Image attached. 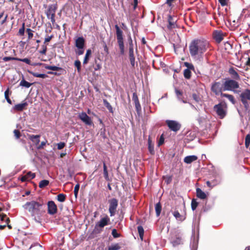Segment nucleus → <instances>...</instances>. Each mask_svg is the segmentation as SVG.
Wrapping results in <instances>:
<instances>
[{
	"mask_svg": "<svg viewBox=\"0 0 250 250\" xmlns=\"http://www.w3.org/2000/svg\"><path fill=\"white\" fill-rule=\"evenodd\" d=\"M240 98L245 110H249L250 104L248 102L250 101V90L247 89L243 91L240 95Z\"/></svg>",
	"mask_w": 250,
	"mask_h": 250,
	"instance_id": "4",
	"label": "nucleus"
},
{
	"mask_svg": "<svg viewBox=\"0 0 250 250\" xmlns=\"http://www.w3.org/2000/svg\"><path fill=\"white\" fill-rule=\"evenodd\" d=\"M148 148L149 152L151 154H153L154 153V146L151 144V141L150 138H148Z\"/></svg>",
	"mask_w": 250,
	"mask_h": 250,
	"instance_id": "31",
	"label": "nucleus"
},
{
	"mask_svg": "<svg viewBox=\"0 0 250 250\" xmlns=\"http://www.w3.org/2000/svg\"><path fill=\"white\" fill-rule=\"evenodd\" d=\"M222 97H226L228 99V100L232 104H235V100L233 95H230L229 94L223 93L221 94V96Z\"/></svg>",
	"mask_w": 250,
	"mask_h": 250,
	"instance_id": "25",
	"label": "nucleus"
},
{
	"mask_svg": "<svg viewBox=\"0 0 250 250\" xmlns=\"http://www.w3.org/2000/svg\"><path fill=\"white\" fill-rule=\"evenodd\" d=\"M196 195L199 198L201 199H205L207 197L206 194L200 188H196Z\"/></svg>",
	"mask_w": 250,
	"mask_h": 250,
	"instance_id": "23",
	"label": "nucleus"
},
{
	"mask_svg": "<svg viewBox=\"0 0 250 250\" xmlns=\"http://www.w3.org/2000/svg\"><path fill=\"white\" fill-rule=\"evenodd\" d=\"M245 146L246 148H248L250 144V135L248 134L245 137Z\"/></svg>",
	"mask_w": 250,
	"mask_h": 250,
	"instance_id": "43",
	"label": "nucleus"
},
{
	"mask_svg": "<svg viewBox=\"0 0 250 250\" xmlns=\"http://www.w3.org/2000/svg\"><path fill=\"white\" fill-rule=\"evenodd\" d=\"M74 65L77 67V70L78 72H80L81 71V63L79 60H76L74 62Z\"/></svg>",
	"mask_w": 250,
	"mask_h": 250,
	"instance_id": "41",
	"label": "nucleus"
},
{
	"mask_svg": "<svg viewBox=\"0 0 250 250\" xmlns=\"http://www.w3.org/2000/svg\"><path fill=\"white\" fill-rule=\"evenodd\" d=\"M14 136L16 139H19L21 136V133L19 130L15 129L14 130Z\"/></svg>",
	"mask_w": 250,
	"mask_h": 250,
	"instance_id": "54",
	"label": "nucleus"
},
{
	"mask_svg": "<svg viewBox=\"0 0 250 250\" xmlns=\"http://www.w3.org/2000/svg\"><path fill=\"white\" fill-rule=\"evenodd\" d=\"M184 65L185 66H186L187 67V69L190 70H194V66L192 63H189L188 62H185L184 63Z\"/></svg>",
	"mask_w": 250,
	"mask_h": 250,
	"instance_id": "45",
	"label": "nucleus"
},
{
	"mask_svg": "<svg viewBox=\"0 0 250 250\" xmlns=\"http://www.w3.org/2000/svg\"><path fill=\"white\" fill-rule=\"evenodd\" d=\"M175 91L176 95V97L179 101L182 102L183 103H187V100H185L184 97H183L182 91L177 89H175Z\"/></svg>",
	"mask_w": 250,
	"mask_h": 250,
	"instance_id": "19",
	"label": "nucleus"
},
{
	"mask_svg": "<svg viewBox=\"0 0 250 250\" xmlns=\"http://www.w3.org/2000/svg\"><path fill=\"white\" fill-rule=\"evenodd\" d=\"M21 181L22 182L28 181L27 178L26 177V174L21 178Z\"/></svg>",
	"mask_w": 250,
	"mask_h": 250,
	"instance_id": "64",
	"label": "nucleus"
},
{
	"mask_svg": "<svg viewBox=\"0 0 250 250\" xmlns=\"http://www.w3.org/2000/svg\"><path fill=\"white\" fill-rule=\"evenodd\" d=\"M46 69L51 70L53 71H59L62 70V68L56 66H51V65H47L45 67Z\"/></svg>",
	"mask_w": 250,
	"mask_h": 250,
	"instance_id": "34",
	"label": "nucleus"
},
{
	"mask_svg": "<svg viewBox=\"0 0 250 250\" xmlns=\"http://www.w3.org/2000/svg\"><path fill=\"white\" fill-rule=\"evenodd\" d=\"M197 158V157L195 155L188 156L184 158V162L186 164H189L192 162L196 161Z\"/></svg>",
	"mask_w": 250,
	"mask_h": 250,
	"instance_id": "20",
	"label": "nucleus"
},
{
	"mask_svg": "<svg viewBox=\"0 0 250 250\" xmlns=\"http://www.w3.org/2000/svg\"><path fill=\"white\" fill-rule=\"evenodd\" d=\"M79 118L86 125H90L92 124V121L85 112L79 113Z\"/></svg>",
	"mask_w": 250,
	"mask_h": 250,
	"instance_id": "13",
	"label": "nucleus"
},
{
	"mask_svg": "<svg viewBox=\"0 0 250 250\" xmlns=\"http://www.w3.org/2000/svg\"><path fill=\"white\" fill-rule=\"evenodd\" d=\"M166 123L169 128L174 132H177L181 128V125L177 121L167 120Z\"/></svg>",
	"mask_w": 250,
	"mask_h": 250,
	"instance_id": "12",
	"label": "nucleus"
},
{
	"mask_svg": "<svg viewBox=\"0 0 250 250\" xmlns=\"http://www.w3.org/2000/svg\"><path fill=\"white\" fill-rule=\"evenodd\" d=\"M175 0H167L166 3L169 6H171L172 5V2L175 1Z\"/></svg>",
	"mask_w": 250,
	"mask_h": 250,
	"instance_id": "63",
	"label": "nucleus"
},
{
	"mask_svg": "<svg viewBox=\"0 0 250 250\" xmlns=\"http://www.w3.org/2000/svg\"><path fill=\"white\" fill-rule=\"evenodd\" d=\"M120 249L121 247L118 243L112 244L108 247V250H119Z\"/></svg>",
	"mask_w": 250,
	"mask_h": 250,
	"instance_id": "37",
	"label": "nucleus"
},
{
	"mask_svg": "<svg viewBox=\"0 0 250 250\" xmlns=\"http://www.w3.org/2000/svg\"><path fill=\"white\" fill-rule=\"evenodd\" d=\"M43 205L42 203L38 202L35 201L26 202L23 207L27 210L32 216L38 215L40 213V208Z\"/></svg>",
	"mask_w": 250,
	"mask_h": 250,
	"instance_id": "2",
	"label": "nucleus"
},
{
	"mask_svg": "<svg viewBox=\"0 0 250 250\" xmlns=\"http://www.w3.org/2000/svg\"><path fill=\"white\" fill-rule=\"evenodd\" d=\"M29 73L32 75L33 76L38 77V78H41L42 79L45 78L47 77V75L45 74H39L37 73H35L32 71H29Z\"/></svg>",
	"mask_w": 250,
	"mask_h": 250,
	"instance_id": "28",
	"label": "nucleus"
},
{
	"mask_svg": "<svg viewBox=\"0 0 250 250\" xmlns=\"http://www.w3.org/2000/svg\"><path fill=\"white\" fill-rule=\"evenodd\" d=\"M79 188H80V185L79 184H77L74 188V195L76 197H77Z\"/></svg>",
	"mask_w": 250,
	"mask_h": 250,
	"instance_id": "50",
	"label": "nucleus"
},
{
	"mask_svg": "<svg viewBox=\"0 0 250 250\" xmlns=\"http://www.w3.org/2000/svg\"><path fill=\"white\" fill-rule=\"evenodd\" d=\"M115 28L116 29L117 42L120 50V53L123 55L125 53V47L123 37V32L118 25H115Z\"/></svg>",
	"mask_w": 250,
	"mask_h": 250,
	"instance_id": "3",
	"label": "nucleus"
},
{
	"mask_svg": "<svg viewBox=\"0 0 250 250\" xmlns=\"http://www.w3.org/2000/svg\"><path fill=\"white\" fill-rule=\"evenodd\" d=\"M48 213L50 215H54L57 212V207L54 201H50L47 203Z\"/></svg>",
	"mask_w": 250,
	"mask_h": 250,
	"instance_id": "14",
	"label": "nucleus"
},
{
	"mask_svg": "<svg viewBox=\"0 0 250 250\" xmlns=\"http://www.w3.org/2000/svg\"><path fill=\"white\" fill-rule=\"evenodd\" d=\"M155 209L156 211V216H159L162 210V207L160 202L157 203L155 206Z\"/></svg>",
	"mask_w": 250,
	"mask_h": 250,
	"instance_id": "27",
	"label": "nucleus"
},
{
	"mask_svg": "<svg viewBox=\"0 0 250 250\" xmlns=\"http://www.w3.org/2000/svg\"><path fill=\"white\" fill-rule=\"evenodd\" d=\"M132 100L134 101V104L139 102V99L138 98V96H137L136 93H135V92L133 93Z\"/></svg>",
	"mask_w": 250,
	"mask_h": 250,
	"instance_id": "52",
	"label": "nucleus"
},
{
	"mask_svg": "<svg viewBox=\"0 0 250 250\" xmlns=\"http://www.w3.org/2000/svg\"><path fill=\"white\" fill-rule=\"evenodd\" d=\"M28 105L27 102H24L23 103L16 104L14 109L17 111H22L23 109Z\"/></svg>",
	"mask_w": 250,
	"mask_h": 250,
	"instance_id": "21",
	"label": "nucleus"
},
{
	"mask_svg": "<svg viewBox=\"0 0 250 250\" xmlns=\"http://www.w3.org/2000/svg\"><path fill=\"white\" fill-rule=\"evenodd\" d=\"M3 61L4 62H7L11 60H17L18 58L15 57H5L2 59Z\"/></svg>",
	"mask_w": 250,
	"mask_h": 250,
	"instance_id": "51",
	"label": "nucleus"
},
{
	"mask_svg": "<svg viewBox=\"0 0 250 250\" xmlns=\"http://www.w3.org/2000/svg\"><path fill=\"white\" fill-rule=\"evenodd\" d=\"M103 167H104V177L106 179H107L108 178V172H107V167H106L105 163H104Z\"/></svg>",
	"mask_w": 250,
	"mask_h": 250,
	"instance_id": "47",
	"label": "nucleus"
},
{
	"mask_svg": "<svg viewBox=\"0 0 250 250\" xmlns=\"http://www.w3.org/2000/svg\"><path fill=\"white\" fill-rule=\"evenodd\" d=\"M213 38L217 42H220L223 40V34L221 31H215L213 34Z\"/></svg>",
	"mask_w": 250,
	"mask_h": 250,
	"instance_id": "18",
	"label": "nucleus"
},
{
	"mask_svg": "<svg viewBox=\"0 0 250 250\" xmlns=\"http://www.w3.org/2000/svg\"><path fill=\"white\" fill-rule=\"evenodd\" d=\"M4 96H5V98L7 102L9 104H12V101L9 98V89L8 88L5 91Z\"/></svg>",
	"mask_w": 250,
	"mask_h": 250,
	"instance_id": "42",
	"label": "nucleus"
},
{
	"mask_svg": "<svg viewBox=\"0 0 250 250\" xmlns=\"http://www.w3.org/2000/svg\"><path fill=\"white\" fill-rule=\"evenodd\" d=\"M24 31H25L24 23H23L22 24V27L19 29V34L21 36L23 35L24 33Z\"/></svg>",
	"mask_w": 250,
	"mask_h": 250,
	"instance_id": "53",
	"label": "nucleus"
},
{
	"mask_svg": "<svg viewBox=\"0 0 250 250\" xmlns=\"http://www.w3.org/2000/svg\"><path fill=\"white\" fill-rule=\"evenodd\" d=\"M164 142V138L163 136V135H162L160 138V139H159V141L158 142V146H160L161 145H162Z\"/></svg>",
	"mask_w": 250,
	"mask_h": 250,
	"instance_id": "61",
	"label": "nucleus"
},
{
	"mask_svg": "<svg viewBox=\"0 0 250 250\" xmlns=\"http://www.w3.org/2000/svg\"><path fill=\"white\" fill-rule=\"evenodd\" d=\"M104 104L110 112L113 113L112 107L107 100H104Z\"/></svg>",
	"mask_w": 250,
	"mask_h": 250,
	"instance_id": "32",
	"label": "nucleus"
},
{
	"mask_svg": "<svg viewBox=\"0 0 250 250\" xmlns=\"http://www.w3.org/2000/svg\"><path fill=\"white\" fill-rule=\"evenodd\" d=\"M109 204V212L111 217L115 215L118 205V201L117 199L113 198L108 201Z\"/></svg>",
	"mask_w": 250,
	"mask_h": 250,
	"instance_id": "9",
	"label": "nucleus"
},
{
	"mask_svg": "<svg viewBox=\"0 0 250 250\" xmlns=\"http://www.w3.org/2000/svg\"><path fill=\"white\" fill-rule=\"evenodd\" d=\"M40 135H30L29 136V139L34 143L36 145H38L40 143Z\"/></svg>",
	"mask_w": 250,
	"mask_h": 250,
	"instance_id": "22",
	"label": "nucleus"
},
{
	"mask_svg": "<svg viewBox=\"0 0 250 250\" xmlns=\"http://www.w3.org/2000/svg\"><path fill=\"white\" fill-rule=\"evenodd\" d=\"M112 235L113 237L115 238H118L121 236L120 234L117 232V231L116 229H113L112 230Z\"/></svg>",
	"mask_w": 250,
	"mask_h": 250,
	"instance_id": "48",
	"label": "nucleus"
},
{
	"mask_svg": "<svg viewBox=\"0 0 250 250\" xmlns=\"http://www.w3.org/2000/svg\"><path fill=\"white\" fill-rule=\"evenodd\" d=\"M26 177L28 181H30L35 177V173L29 171L26 174Z\"/></svg>",
	"mask_w": 250,
	"mask_h": 250,
	"instance_id": "39",
	"label": "nucleus"
},
{
	"mask_svg": "<svg viewBox=\"0 0 250 250\" xmlns=\"http://www.w3.org/2000/svg\"><path fill=\"white\" fill-rule=\"evenodd\" d=\"M109 222L110 218L107 215H105L104 217L102 218L99 221L96 223L95 229L98 231V232H100L102 230V229L104 227L109 224Z\"/></svg>",
	"mask_w": 250,
	"mask_h": 250,
	"instance_id": "7",
	"label": "nucleus"
},
{
	"mask_svg": "<svg viewBox=\"0 0 250 250\" xmlns=\"http://www.w3.org/2000/svg\"><path fill=\"white\" fill-rule=\"evenodd\" d=\"M224 83L225 91H235V89L239 87L238 83L233 80L228 79Z\"/></svg>",
	"mask_w": 250,
	"mask_h": 250,
	"instance_id": "8",
	"label": "nucleus"
},
{
	"mask_svg": "<svg viewBox=\"0 0 250 250\" xmlns=\"http://www.w3.org/2000/svg\"><path fill=\"white\" fill-rule=\"evenodd\" d=\"M176 18H173L171 16L169 15L168 18V24L167 25V28L169 30H171L173 28H176Z\"/></svg>",
	"mask_w": 250,
	"mask_h": 250,
	"instance_id": "15",
	"label": "nucleus"
},
{
	"mask_svg": "<svg viewBox=\"0 0 250 250\" xmlns=\"http://www.w3.org/2000/svg\"><path fill=\"white\" fill-rule=\"evenodd\" d=\"M85 41L83 37L78 38L75 41V46L78 49H82L84 48Z\"/></svg>",
	"mask_w": 250,
	"mask_h": 250,
	"instance_id": "17",
	"label": "nucleus"
},
{
	"mask_svg": "<svg viewBox=\"0 0 250 250\" xmlns=\"http://www.w3.org/2000/svg\"><path fill=\"white\" fill-rule=\"evenodd\" d=\"M26 32L28 34V39L30 40V39H32L33 36V34L32 33L33 31L30 28H27L26 29Z\"/></svg>",
	"mask_w": 250,
	"mask_h": 250,
	"instance_id": "49",
	"label": "nucleus"
},
{
	"mask_svg": "<svg viewBox=\"0 0 250 250\" xmlns=\"http://www.w3.org/2000/svg\"><path fill=\"white\" fill-rule=\"evenodd\" d=\"M171 243L173 246H176L182 243V239L179 235H175L171 238Z\"/></svg>",
	"mask_w": 250,
	"mask_h": 250,
	"instance_id": "16",
	"label": "nucleus"
},
{
	"mask_svg": "<svg viewBox=\"0 0 250 250\" xmlns=\"http://www.w3.org/2000/svg\"><path fill=\"white\" fill-rule=\"evenodd\" d=\"M53 37V36L51 35L50 36H48L47 38H45V40H44V42H43V44H45L46 43L49 42Z\"/></svg>",
	"mask_w": 250,
	"mask_h": 250,
	"instance_id": "59",
	"label": "nucleus"
},
{
	"mask_svg": "<svg viewBox=\"0 0 250 250\" xmlns=\"http://www.w3.org/2000/svg\"><path fill=\"white\" fill-rule=\"evenodd\" d=\"M229 73L232 75L233 79L239 80H240V77L237 72L233 68H231L229 69Z\"/></svg>",
	"mask_w": 250,
	"mask_h": 250,
	"instance_id": "24",
	"label": "nucleus"
},
{
	"mask_svg": "<svg viewBox=\"0 0 250 250\" xmlns=\"http://www.w3.org/2000/svg\"><path fill=\"white\" fill-rule=\"evenodd\" d=\"M184 77L187 79H189L191 77V71L190 70L186 69L184 71Z\"/></svg>",
	"mask_w": 250,
	"mask_h": 250,
	"instance_id": "40",
	"label": "nucleus"
},
{
	"mask_svg": "<svg viewBox=\"0 0 250 250\" xmlns=\"http://www.w3.org/2000/svg\"><path fill=\"white\" fill-rule=\"evenodd\" d=\"M83 53H84V48H83L82 49H78V50L76 51V54L79 56L83 54Z\"/></svg>",
	"mask_w": 250,
	"mask_h": 250,
	"instance_id": "58",
	"label": "nucleus"
},
{
	"mask_svg": "<svg viewBox=\"0 0 250 250\" xmlns=\"http://www.w3.org/2000/svg\"><path fill=\"white\" fill-rule=\"evenodd\" d=\"M224 83L220 82H215L212 83L211 90L216 95H220L223 94V91H225Z\"/></svg>",
	"mask_w": 250,
	"mask_h": 250,
	"instance_id": "5",
	"label": "nucleus"
},
{
	"mask_svg": "<svg viewBox=\"0 0 250 250\" xmlns=\"http://www.w3.org/2000/svg\"><path fill=\"white\" fill-rule=\"evenodd\" d=\"M173 215L175 218L179 221H183L184 220V218L179 213L178 211H174L173 212Z\"/></svg>",
	"mask_w": 250,
	"mask_h": 250,
	"instance_id": "30",
	"label": "nucleus"
},
{
	"mask_svg": "<svg viewBox=\"0 0 250 250\" xmlns=\"http://www.w3.org/2000/svg\"><path fill=\"white\" fill-rule=\"evenodd\" d=\"M228 0H218L221 5L223 6H225L227 4Z\"/></svg>",
	"mask_w": 250,
	"mask_h": 250,
	"instance_id": "60",
	"label": "nucleus"
},
{
	"mask_svg": "<svg viewBox=\"0 0 250 250\" xmlns=\"http://www.w3.org/2000/svg\"><path fill=\"white\" fill-rule=\"evenodd\" d=\"M42 50L40 51V53L43 55H45L47 51V46L45 44H43L42 46Z\"/></svg>",
	"mask_w": 250,
	"mask_h": 250,
	"instance_id": "46",
	"label": "nucleus"
},
{
	"mask_svg": "<svg viewBox=\"0 0 250 250\" xmlns=\"http://www.w3.org/2000/svg\"><path fill=\"white\" fill-rule=\"evenodd\" d=\"M32 85V83H29V82L26 81L24 80H22L20 82V85L29 88L31 85Z\"/></svg>",
	"mask_w": 250,
	"mask_h": 250,
	"instance_id": "35",
	"label": "nucleus"
},
{
	"mask_svg": "<svg viewBox=\"0 0 250 250\" xmlns=\"http://www.w3.org/2000/svg\"><path fill=\"white\" fill-rule=\"evenodd\" d=\"M227 107L224 104L221 103L214 106L213 109L220 119L224 118L226 115Z\"/></svg>",
	"mask_w": 250,
	"mask_h": 250,
	"instance_id": "6",
	"label": "nucleus"
},
{
	"mask_svg": "<svg viewBox=\"0 0 250 250\" xmlns=\"http://www.w3.org/2000/svg\"><path fill=\"white\" fill-rule=\"evenodd\" d=\"M57 198L58 201L63 202L65 200L66 195L64 194L61 193L58 195Z\"/></svg>",
	"mask_w": 250,
	"mask_h": 250,
	"instance_id": "38",
	"label": "nucleus"
},
{
	"mask_svg": "<svg viewBox=\"0 0 250 250\" xmlns=\"http://www.w3.org/2000/svg\"><path fill=\"white\" fill-rule=\"evenodd\" d=\"M137 229L141 239L143 240L144 233V230L143 227L141 226H138L137 228Z\"/></svg>",
	"mask_w": 250,
	"mask_h": 250,
	"instance_id": "36",
	"label": "nucleus"
},
{
	"mask_svg": "<svg viewBox=\"0 0 250 250\" xmlns=\"http://www.w3.org/2000/svg\"><path fill=\"white\" fill-rule=\"evenodd\" d=\"M57 7L55 5H51L49 6L46 12V15L48 19H50L52 23L55 22V16Z\"/></svg>",
	"mask_w": 250,
	"mask_h": 250,
	"instance_id": "11",
	"label": "nucleus"
},
{
	"mask_svg": "<svg viewBox=\"0 0 250 250\" xmlns=\"http://www.w3.org/2000/svg\"><path fill=\"white\" fill-rule=\"evenodd\" d=\"M17 61L24 62L28 64H30L31 65H35L36 64H39V65L41 64V63H31V61L29 59H28V58H24V59L18 58Z\"/></svg>",
	"mask_w": 250,
	"mask_h": 250,
	"instance_id": "29",
	"label": "nucleus"
},
{
	"mask_svg": "<svg viewBox=\"0 0 250 250\" xmlns=\"http://www.w3.org/2000/svg\"><path fill=\"white\" fill-rule=\"evenodd\" d=\"M129 58L132 67H134L135 64V58L134 55L133 42L131 37L129 39Z\"/></svg>",
	"mask_w": 250,
	"mask_h": 250,
	"instance_id": "10",
	"label": "nucleus"
},
{
	"mask_svg": "<svg viewBox=\"0 0 250 250\" xmlns=\"http://www.w3.org/2000/svg\"><path fill=\"white\" fill-rule=\"evenodd\" d=\"M47 141L45 142H42L41 144L38 146V149H42L43 147V146L46 145Z\"/></svg>",
	"mask_w": 250,
	"mask_h": 250,
	"instance_id": "62",
	"label": "nucleus"
},
{
	"mask_svg": "<svg viewBox=\"0 0 250 250\" xmlns=\"http://www.w3.org/2000/svg\"><path fill=\"white\" fill-rule=\"evenodd\" d=\"M164 179L167 184H169L172 181V178L170 176L164 177Z\"/></svg>",
	"mask_w": 250,
	"mask_h": 250,
	"instance_id": "56",
	"label": "nucleus"
},
{
	"mask_svg": "<svg viewBox=\"0 0 250 250\" xmlns=\"http://www.w3.org/2000/svg\"><path fill=\"white\" fill-rule=\"evenodd\" d=\"M65 145V144L64 143L60 142V143L57 144V148L59 150L62 149V148H63L64 147Z\"/></svg>",
	"mask_w": 250,
	"mask_h": 250,
	"instance_id": "55",
	"label": "nucleus"
},
{
	"mask_svg": "<svg viewBox=\"0 0 250 250\" xmlns=\"http://www.w3.org/2000/svg\"><path fill=\"white\" fill-rule=\"evenodd\" d=\"M135 106L137 112H139L141 110V106L139 102L135 103Z\"/></svg>",
	"mask_w": 250,
	"mask_h": 250,
	"instance_id": "57",
	"label": "nucleus"
},
{
	"mask_svg": "<svg viewBox=\"0 0 250 250\" xmlns=\"http://www.w3.org/2000/svg\"><path fill=\"white\" fill-rule=\"evenodd\" d=\"M91 50L90 49H88L86 51L83 61V64H86L87 63L89 57L91 56Z\"/></svg>",
	"mask_w": 250,
	"mask_h": 250,
	"instance_id": "26",
	"label": "nucleus"
},
{
	"mask_svg": "<svg viewBox=\"0 0 250 250\" xmlns=\"http://www.w3.org/2000/svg\"><path fill=\"white\" fill-rule=\"evenodd\" d=\"M198 203L197 202L195 199H192L191 201V208L193 210H194L197 208Z\"/></svg>",
	"mask_w": 250,
	"mask_h": 250,
	"instance_id": "44",
	"label": "nucleus"
},
{
	"mask_svg": "<svg viewBox=\"0 0 250 250\" xmlns=\"http://www.w3.org/2000/svg\"><path fill=\"white\" fill-rule=\"evenodd\" d=\"M49 183V181L47 180H43L40 181L39 186L40 188H44L48 186Z\"/></svg>",
	"mask_w": 250,
	"mask_h": 250,
	"instance_id": "33",
	"label": "nucleus"
},
{
	"mask_svg": "<svg viewBox=\"0 0 250 250\" xmlns=\"http://www.w3.org/2000/svg\"><path fill=\"white\" fill-rule=\"evenodd\" d=\"M209 46V42L203 39L194 40L189 46L190 54L192 58L199 59L207 51Z\"/></svg>",
	"mask_w": 250,
	"mask_h": 250,
	"instance_id": "1",
	"label": "nucleus"
}]
</instances>
